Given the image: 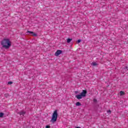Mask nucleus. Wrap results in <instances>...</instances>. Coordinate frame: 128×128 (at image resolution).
Here are the masks:
<instances>
[{
    "label": "nucleus",
    "mask_w": 128,
    "mask_h": 128,
    "mask_svg": "<svg viewBox=\"0 0 128 128\" xmlns=\"http://www.w3.org/2000/svg\"><path fill=\"white\" fill-rule=\"evenodd\" d=\"M62 50H58L55 53V56H60V54H62Z\"/></svg>",
    "instance_id": "obj_5"
},
{
    "label": "nucleus",
    "mask_w": 128,
    "mask_h": 128,
    "mask_svg": "<svg viewBox=\"0 0 128 128\" xmlns=\"http://www.w3.org/2000/svg\"><path fill=\"white\" fill-rule=\"evenodd\" d=\"M98 102V100H96V99H94V102Z\"/></svg>",
    "instance_id": "obj_16"
},
{
    "label": "nucleus",
    "mask_w": 128,
    "mask_h": 128,
    "mask_svg": "<svg viewBox=\"0 0 128 128\" xmlns=\"http://www.w3.org/2000/svg\"><path fill=\"white\" fill-rule=\"evenodd\" d=\"M91 64L93 66H98V64L96 62H92Z\"/></svg>",
    "instance_id": "obj_10"
},
{
    "label": "nucleus",
    "mask_w": 128,
    "mask_h": 128,
    "mask_svg": "<svg viewBox=\"0 0 128 128\" xmlns=\"http://www.w3.org/2000/svg\"><path fill=\"white\" fill-rule=\"evenodd\" d=\"M18 114H20V116H24V114H26V112L24 111H20L18 112Z\"/></svg>",
    "instance_id": "obj_7"
},
{
    "label": "nucleus",
    "mask_w": 128,
    "mask_h": 128,
    "mask_svg": "<svg viewBox=\"0 0 128 128\" xmlns=\"http://www.w3.org/2000/svg\"><path fill=\"white\" fill-rule=\"evenodd\" d=\"M46 128H50V126H46Z\"/></svg>",
    "instance_id": "obj_17"
},
{
    "label": "nucleus",
    "mask_w": 128,
    "mask_h": 128,
    "mask_svg": "<svg viewBox=\"0 0 128 128\" xmlns=\"http://www.w3.org/2000/svg\"><path fill=\"white\" fill-rule=\"evenodd\" d=\"M88 92L86 90H82V92H81L80 94L83 98H84L85 96H86V94Z\"/></svg>",
    "instance_id": "obj_4"
},
{
    "label": "nucleus",
    "mask_w": 128,
    "mask_h": 128,
    "mask_svg": "<svg viewBox=\"0 0 128 128\" xmlns=\"http://www.w3.org/2000/svg\"><path fill=\"white\" fill-rule=\"evenodd\" d=\"M78 91H75V94H78Z\"/></svg>",
    "instance_id": "obj_19"
},
{
    "label": "nucleus",
    "mask_w": 128,
    "mask_h": 128,
    "mask_svg": "<svg viewBox=\"0 0 128 128\" xmlns=\"http://www.w3.org/2000/svg\"><path fill=\"white\" fill-rule=\"evenodd\" d=\"M76 98L78 99V100H82V95L80 94H78L76 96Z\"/></svg>",
    "instance_id": "obj_6"
},
{
    "label": "nucleus",
    "mask_w": 128,
    "mask_h": 128,
    "mask_svg": "<svg viewBox=\"0 0 128 128\" xmlns=\"http://www.w3.org/2000/svg\"><path fill=\"white\" fill-rule=\"evenodd\" d=\"M1 44L2 46V48H4L6 50L10 48V47L12 46V43L8 38H4L1 42Z\"/></svg>",
    "instance_id": "obj_1"
},
{
    "label": "nucleus",
    "mask_w": 128,
    "mask_h": 128,
    "mask_svg": "<svg viewBox=\"0 0 128 128\" xmlns=\"http://www.w3.org/2000/svg\"><path fill=\"white\" fill-rule=\"evenodd\" d=\"M26 34L30 36H38V34H36L30 30L27 31Z\"/></svg>",
    "instance_id": "obj_3"
},
{
    "label": "nucleus",
    "mask_w": 128,
    "mask_h": 128,
    "mask_svg": "<svg viewBox=\"0 0 128 128\" xmlns=\"http://www.w3.org/2000/svg\"><path fill=\"white\" fill-rule=\"evenodd\" d=\"M82 42V40L80 39L78 40L77 41L78 44H80V42Z\"/></svg>",
    "instance_id": "obj_13"
},
{
    "label": "nucleus",
    "mask_w": 128,
    "mask_h": 128,
    "mask_svg": "<svg viewBox=\"0 0 128 128\" xmlns=\"http://www.w3.org/2000/svg\"><path fill=\"white\" fill-rule=\"evenodd\" d=\"M125 94H126V93H124V91H120V96H122L124 95Z\"/></svg>",
    "instance_id": "obj_11"
},
{
    "label": "nucleus",
    "mask_w": 128,
    "mask_h": 128,
    "mask_svg": "<svg viewBox=\"0 0 128 128\" xmlns=\"http://www.w3.org/2000/svg\"><path fill=\"white\" fill-rule=\"evenodd\" d=\"M126 68H128V67H126Z\"/></svg>",
    "instance_id": "obj_20"
},
{
    "label": "nucleus",
    "mask_w": 128,
    "mask_h": 128,
    "mask_svg": "<svg viewBox=\"0 0 128 128\" xmlns=\"http://www.w3.org/2000/svg\"><path fill=\"white\" fill-rule=\"evenodd\" d=\"M8 84H12V82H8Z\"/></svg>",
    "instance_id": "obj_14"
},
{
    "label": "nucleus",
    "mask_w": 128,
    "mask_h": 128,
    "mask_svg": "<svg viewBox=\"0 0 128 128\" xmlns=\"http://www.w3.org/2000/svg\"><path fill=\"white\" fill-rule=\"evenodd\" d=\"M4 96H5L6 98H8V94H5Z\"/></svg>",
    "instance_id": "obj_18"
},
{
    "label": "nucleus",
    "mask_w": 128,
    "mask_h": 128,
    "mask_svg": "<svg viewBox=\"0 0 128 128\" xmlns=\"http://www.w3.org/2000/svg\"><path fill=\"white\" fill-rule=\"evenodd\" d=\"M4 114L3 112H0V118H2Z\"/></svg>",
    "instance_id": "obj_12"
},
{
    "label": "nucleus",
    "mask_w": 128,
    "mask_h": 128,
    "mask_svg": "<svg viewBox=\"0 0 128 128\" xmlns=\"http://www.w3.org/2000/svg\"><path fill=\"white\" fill-rule=\"evenodd\" d=\"M76 106H82V104L80 102H77L76 104Z\"/></svg>",
    "instance_id": "obj_8"
},
{
    "label": "nucleus",
    "mask_w": 128,
    "mask_h": 128,
    "mask_svg": "<svg viewBox=\"0 0 128 128\" xmlns=\"http://www.w3.org/2000/svg\"><path fill=\"white\" fill-rule=\"evenodd\" d=\"M58 110H55L52 115V118L50 122L53 124H54L56 120H58Z\"/></svg>",
    "instance_id": "obj_2"
},
{
    "label": "nucleus",
    "mask_w": 128,
    "mask_h": 128,
    "mask_svg": "<svg viewBox=\"0 0 128 128\" xmlns=\"http://www.w3.org/2000/svg\"><path fill=\"white\" fill-rule=\"evenodd\" d=\"M72 40V38H68L67 39V42L68 44H70V42Z\"/></svg>",
    "instance_id": "obj_9"
},
{
    "label": "nucleus",
    "mask_w": 128,
    "mask_h": 128,
    "mask_svg": "<svg viewBox=\"0 0 128 128\" xmlns=\"http://www.w3.org/2000/svg\"><path fill=\"white\" fill-rule=\"evenodd\" d=\"M107 112L108 114H112V111H110V110H108V111H107Z\"/></svg>",
    "instance_id": "obj_15"
}]
</instances>
